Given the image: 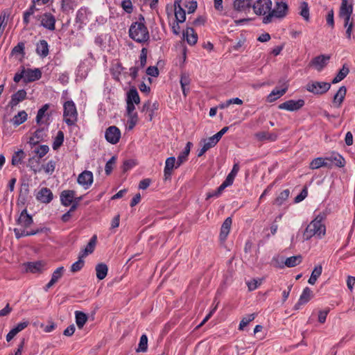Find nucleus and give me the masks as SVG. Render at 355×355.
<instances>
[{
    "label": "nucleus",
    "mask_w": 355,
    "mask_h": 355,
    "mask_svg": "<svg viewBox=\"0 0 355 355\" xmlns=\"http://www.w3.org/2000/svg\"><path fill=\"white\" fill-rule=\"evenodd\" d=\"M239 171V163H236L234 164L233 168L231 172L227 175L225 181L229 184L232 185L233 184L234 180L237 175Z\"/></svg>",
    "instance_id": "45"
},
{
    "label": "nucleus",
    "mask_w": 355,
    "mask_h": 355,
    "mask_svg": "<svg viewBox=\"0 0 355 355\" xmlns=\"http://www.w3.org/2000/svg\"><path fill=\"white\" fill-rule=\"evenodd\" d=\"M256 317L255 313L250 314L244 318L240 322L239 324V329L242 330L245 327H246L251 321L254 320Z\"/></svg>",
    "instance_id": "54"
},
{
    "label": "nucleus",
    "mask_w": 355,
    "mask_h": 355,
    "mask_svg": "<svg viewBox=\"0 0 355 355\" xmlns=\"http://www.w3.org/2000/svg\"><path fill=\"white\" fill-rule=\"evenodd\" d=\"M352 0H342L339 10V17L340 18L350 17L353 12V5Z\"/></svg>",
    "instance_id": "15"
},
{
    "label": "nucleus",
    "mask_w": 355,
    "mask_h": 355,
    "mask_svg": "<svg viewBox=\"0 0 355 355\" xmlns=\"http://www.w3.org/2000/svg\"><path fill=\"white\" fill-rule=\"evenodd\" d=\"M47 230H49V229L46 227L37 228L36 230H31V231H26L24 229H21V228H15L14 232H15V237L17 239H20L24 236H32V235H35L39 233L44 232Z\"/></svg>",
    "instance_id": "18"
},
{
    "label": "nucleus",
    "mask_w": 355,
    "mask_h": 355,
    "mask_svg": "<svg viewBox=\"0 0 355 355\" xmlns=\"http://www.w3.org/2000/svg\"><path fill=\"white\" fill-rule=\"evenodd\" d=\"M126 101L132 102L137 105L140 103V98L136 88L132 87L128 92Z\"/></svg>",
    "instance_id": "35"
},
{
    "label": "nucleus",
    "mask_w": 355,
    "mask_h": 355,
    "mask_svg": "<svg viewBox=\"0 0 355 355\" xmlns=\"http://www.w3.org/2000/svg\"><path fill=\"white\" fill-rule=\"evenodd\" d=\"M77 181L79 184L87 189L93 182V173L89 171H84L78 175Z\"/></svg>",
    "instance_id": "12"
},
{
    "label": "nucleus",
    "mask_w": 355,
    "mask_h": 355,
    "mask_svg": "<svg viewBox=\"0 0 355 355\" xmlns=\"http://www.w3.org/2000/svg\"><path fill=\"white\" fill-rule=\"evenodd\" d=\"M148 349V337L146 334H143L140 337L137 352H146Z\"/></svg>",
    "instance_id": "48"
},
{
    "label": "nucleus",
    "mask_w": 355,
    "mask_h": 355,
    "mask_svg": "<svg viewBox=\"0 0 355 355\" xmlns=\"http://www.w3.org/2000/svg\"><path fill=\"white\" fill-rule=\"evenodd\" d=\"M304 101L303 99L288 100L278 105L279 110H285L291 112L297 111L301 109L304 105Z\"/></svg>",
    "instance_id": "9"
},
{
    "label": "nucleus",
    "mask_w": 355,
    "mask_h": 355,
    "mask_svg": "<svg viewBox=\"0 0 355 355\" xmlns=\"http://www.w3.org/2000/svg\"><path fill=\"white\" fill-rule=\"evenodd\" d=\"M86 10L80 8L76 12V21L77 23L83 24L86 19Z\"/></svg>",
    "instance_id": "57"
},
{
    "label": "nucleus",
    "mask_w": 355,
    "mask_h": 355,
    "mask_svg": "<svg viewBox=\"0 0 355 355\" xmlns=\"http://www.w3.org/2000/svg\"><path fill=\"white\" fill-rule=\"evenodd\" d=\"M349 69L346 66V64H344L341 69L338 71V73L336 74V76L334 78L331 83L333 84L338 83L343 80L349 73Z\"/></svg>",
    "instance_id": "37"
},
{
    "label": "nucleus",
    "mask_w": 355,
    "mask_h": 355,
    "mask_svg": "<svg viewBox=\"0 0 355 355\" xmlns=\"http://www.w3.org/2000/svg\"><path fill=\"white\" fill-rule=\"evenodd\" d=\"M322 271V267L321 265L316 266L313 270L311 272V277H309L308 282L314 285L318 279V278L321 275Z\"/></svg>",
    "instance_id": "40"
},
{
    "label": "nucleus",
    "mask_w": 355,
    "mask_h": 355,
    "mask_svg": "<svg viewBox=\"0 0 355 355\" xmlns=\"http://www.w3.org/2000/svg\"><path fill=\"white\" fill-rule=\"evenodd\" d=\"M95 270H96V277L99 280H103V279L105 278V277L107 275L108 268L105 263H98L96 266Z\"/></svg>",
    "instance_id": "32"
},
{
    "label": "nucleus",
    "mask_w": 355,
    "mask_h": 355,
    "mask_svg": "<svg viewBox=\"0 0 355 355\" xmlns=\"http://www.w3.org/2000/svg\"><path fill=\"white\" fill-rule=\"evenodd\" d=\"M29 324L28 321H23L18 323L14 328L12 329V331L15 332V334H17L19 332L24 330L25 328L28 327Z\"/></svg>",
    "instance_id": "64"
},
{
    "label": "nucleus",
    "mask_w": 355,
    "mask_h": 355,
    "mask_svg": "<svg viewBox=\"0 0 355 355\" xmlns=\"http://www.w3.org/2000/svg\"><path fill=\"white\" fill-rule=\"evenodd\" d=\"M76 191L73 190H64L60 193L61 204L65 207H68L73 201L76 198Z\"/></svg>",
    "instance_id": "22"
},
{
    "label": "nucleus",
    "mask_w": 355,
    "mask_h": 355,
    "mask_svg": "<svg viewBox=\"0 0 355 355\" xmlns=\"http://www.w3.org/2000/svg\"><path fill=\"white\" fill-rule=\"evenodd\" d=\"M344 20V27L346 28V37L350 40L353 33L354 22L352 17L343 18Z\"/></svg>",
    "instance_id": "34"
},
{
    "label": "nucleus",
    "mask_w": 355,
    "mask_h": 355,
    "mask_svg": "<svg viewBox=\"0 0 355 355\" xmlns=\"http://www.w3.org/2000/svg\"><path fill=\"white\" fill-rule=\"evenodd\" d=\"M331 87V84L327 82L313 81L306 85V89L314 94L322 95L325 94Z\"/></svg>",
    "instance_id": "5"
},
{
    "label": "nucleus",
    "mask_w": 355,
    "mask_h": 355,
    "mask_svg": "<svg viewBox=\"0 0 355 355\" xmlns=\"http://www.w3.org/2000/svg\"><path fill=\"white\" fill-rule=\"evenodd\" d=\"M64 268L63 266L58 268L52 274L51 280L56 283L63 275Z\"/></svg>",
    "instance_id": "56"
},
{
    "label": "nucleus",
    "mask_w": 355,
    "mask_h": 355,
    "mask_svg": "<svg viewBox=\"0 0 355 355\" xmlns=\"http://www.w3.org/2000/svg\"><path fill=\"white\" fill-rule=\"evenodd\" d=\"M116 158L115 156H112L109 161L107 162L105 166V171L106 175H110L112 173L113 166L116 163Z\"/></svg>",
    "instance_id": "58"
},
{
    "label": "nucleus",
    "mask_w": 355,
    "mask_h": 355,
    "mask_svg": "<svg viewBox=\"0 0 355 355\" xmlns=\"http://www.w3.org/2000/svg\"><path fill=\"white\" fill-rule=\"evenodd\" d=\"M40 0H32V4L28 10H26L23 15V23L25 26H28L30 23V17L34 15L35 12L38 10L36 8V3ZM43 4L47 3L49 0H41Z\"/></svg>",
    "instance_id": "11"
},
{
    "label": "nucleus",
    "mask_w": 355,
    "mask_h": 355,
    "mask_svg": "<svg viewBox=\"0 0 355 355\" xmlns=\"http://www.w3.org/2000/svg\"><path fill=\"white\" fill-rule=\"evenodd\" d=\"M255 137L257 140L263 141H275L277 140L278 135L274 132H268L266 131L258 132L255 134Z\"/></svg>",
    "instance_id": "28"
},
{
    "label": "nucleus",
    "mask_w": 355,
    "mask_h": 355,
    "mask_svg": "<svg viewBox=\"0 0 355 355\" xmlns=\"http://www.w3.org/2000/svg\"><path fill=\"white\" fill-rule=\"evenodd\" d=\"M33 223V217L27 213V209H24L21 212L17 220V224L20 225L21 229H26L31 226Z\"/></svg>",
    "instance_id": "13"
},
{
    "label": "nucleus",
    "mask_w": 355,
    "mask_h": 355,
    "mask_svg": "<svg viewBox=\"0 0 355 355\" xmlns=\"http://www.w3.org/2000/svg\"><path fill=\"white\" fill-rule=\"evenodd\" d=\"M40 158H37L35 157H32L28 159V166L30 167L34 173H37L41 171V168L39 167L40 162Z\"/></svg>",
    "instance_id": "44"
},
{
    "label": "nucleus",
    "mask_w": 355,
    "mask_h": 355,
    "mask_svg": "<svg viewBox=\"0 0 355 355\" xmlns=\"http://www.w3.org/2000/svg\"><path fill=\"white\" fill-rule=\"evenodd\" d=\"M300 12L299 14L303 17L306 21H309V5L306 1H302L300 5Z\"/></svg>",
    "instance_id": "43"
},
{
    "label": "nucleus",
    "mask_w": 355,
    "mask_h": 355,
    "mask_svg": "<svg viewBox=\"0 0 355 355\" xmlns=\"http://www.w3.org/2000/svg\"><path fill=\"white\" fill-rule=\"evenodd\" d=\"M25 266L26 271L32 273L41 272L43 266L41 261L28 262Z\"/></svg>",
    "instance_id": "36"
},
{
    "label": "nucleus",
    "mask_w": 355,
    "mask_h": 355,
    "mask_svg": "<svg viewBox=\"0 0 355 355\" xmlns=\"http://www.w3.org/2000/svg\"><path fill=\"white\" fill-rule=\"evenodd\" d=\"M24 187L25 188H24V191L22 189L21 190L19 196V198H18V201L21 202L22 204H25V202L26 201L27 196L28 195V193H29L28 185L24 184Z\"/></svg>",
    "instance_id": "61"
},
{
    "label": "nucleus",
    "mask_w": 355,
    "mask_h": 355,
    "mask_svg": "<svg viewBox=\"0 0 355 355\" xmlns=\"http://www.w3.org/2000/svg\"><path fill=\"white\" fill-rule=\"evenodd\" d=\"M25 157V153L22 150H19L14 153L12 157V164L17 166L20 164Z\"/></svg>",
    "instance_id": "51"
},
{
    "label": "nucleus",
    "mask_w": 355,
    "mask_h": 355,
    "mask_svg": "<svg viewBox=\"0 0 355 355\" xmlns=\"http://www.w3.org/2000/svg\"><path fill=\"white\" fill-rule=\"evenodd\" d=\"M233 7L238 12H248L252 8V0H234Z\"/></svg>",
    "instance_id": "17"
},
{
    "label": "nucleus",
    "mask_w": 355,
    "mask_h": 355,
    "mask_svg": "<svg viewBox=\"0 0 355 355\" xmlns=\"http://www.w3.org/2000/svg\"><path fill=\"white\" fill-rule=\"evenodd\" d=\"M331 56L320 55L313 58L309 62L310 67H313L318 71H321L328 64Z\"/></svg>",
    "instance_id": "10"
},
{
    "label": "nucleus",
    "mask_w": 355,
    "mask_h": 355,
    "mask_svg": "<svg viewBox=\"0 0 355 355\" xmlns=\"http://www.w3.org/2000/svg\"><path fill=\"white\" fill-rule=\"evenodd\" d=\"M46 130L44 128H38L34 132V137H31L29 143L33 145L37 144L40 141H43L46 137Z\"/></svg>",
    "instance_id": "27"
},
{
    "label": "nucleus",
    "mask_w": 355,
    "mask_h": 355,
    "mask_svg": "<svg viewBox=\"0 0 355 355\" xmlns=\"http://www.w3.org/2000/svg\"><path fill=\"white\" fill-rule=\"evenodd\" d=\"M129 37L137 43H145L150 39V35L145 24V19L142 15L139 16V20L133 22L129 28Z\"/></svg>",
    "instance_id": "2"
},
{
    "label": "nucleus",
    "mask_w": 355,
    "mask_h": 355,
    "mask_svg": "<svg viewBox=\"0 0 355 355\" xmlns=\"http://www.w3.org/2000/svg\"><path fill=\"white\" fill-rule=\"evenodd\" d=\"M106 141L112 144H116L121 138V130L115 125L108 127L105 132Z\"/></svg>",
    "instance_id": "8"
},
{
    "label": "nucleus",
    "mask_w": 355,
    "mask_h": 355,
    "mask_svg": "<svg viewBox=\"0 0 355 355\" xmlns=\"http://www.w3.org/2000/svg\"><path fill=\"white\" fill-rule=\"evenodd\" d=\"M176 166L175 157H169L166 159L165 167L164 169V180H170L173 170Z\"/></svg>",
    "instance_id": "20"
},
{
    "label": "nucleus",
    "mask_w": 355,
    "mask_h": 355,
    "mask_svg": "<svg viewBox=\"0 0 355 355\" xmlns=\"http://www.w3.org/2000/svg\"><path fill=\"white\" fill-rule=\"evenodd\" d=\"M327 162L333 163L338 168H343L346 164L345 158L339 153L333 152L328 157H326Z\"/></svg>",
    "instance_id": "21"
},
{
    "label": "nucleus",
    "mask_w": 355,
    "mask_h": 355,
    "mask_svg": "<svg viewBox=\"0 0 355 355\" xmlns=\"http://www.w3.org/2000/svg\"><path fill=\"white\" fill-rule=\"evenodd\" d=\"M27 114L25 111L19 112L11 120L13 125L17 126L25 122L27 119Z\"/></svg>",
    "instance_id": "41"
},
{
    "label": "nucleus",
    "mask_w": 355,
    "mask_h": 355,
    "mask_svg": "<svg viewBox=\"0 0 355 355\" xmlns=\"http://www.w3.org/2000/svg\"><path fill=\"white\" fill-rule=\"evenodd\" d=\"M26 92L24 89H19L11 96V100L9 105L12 108L18 105L19 103L23 101L26 98Z\"/></svg>",
    "instance_id": "23"
},
{
    "label": "nucleus",
    "mask_w": 355,
    "mask_h": 355,
    "mask_svg": "<svg viewBox=\"0 0 355 355\" xmlns=\"http://www.w3.org/2000/svg\"><path fill=\"white\" fill-rule=\"evenodd\" d=\"M175 17L178 24L183 23L186 19L185 10L180 6V7L175 8Z\"/></svg>",
    "instance_id": "46"
},
{
    "label": "nucleus",
    "mask_w": 355,
    "mask_h": 355,
    "mask_svg": "<svg viewBox=\"0 0 355 355\" xmlns=\"http://www.w3.org/2000/svg\"><path fill=\"white\" fill-rule=\"evenodd\" d=\"M272 1L270 0H257L252 3V8L255 14L265 15L271 10Z\"/></svg>",
    "instance_id": "7"
},
{
    "label": "nucleus",
    "mask_w": 355,
    "mask_h": 355,
    "mask_svg": "<svg viewBox=\"0 0 355 355\" xmlns=\"http://www.w3.org/2000/svg\"><path fill=\"white\" fill-rule=\"evenodd\" d=\"M24 42H19L17 46H15L12 49V55H17V54H22L24 55Z\"/></svg>",
    "instance_id": "63"
},
{
    "label": "nucleus",
    "mask_w": 355,
    "mask_h": 355,
    "mask_svg": "<svg viewBox=\"0 0 355 355\" xmlns=\"http://www.w3.org/2000/svg\"><path fill=\"white\" fill-rule=\"evenodd\" d=\"M288 11V7L286 3L283 1L278 0L276 2L275 8L271 10L267 15L263 18V24H269L272 21V18L275 17L277 18L282 19L285 17Z\"/></svg>",
    "instance_id": "3"
},
{
    "label": "nucleus",
    "mask_w": 355,
    "mask_h": 355,
    "mask_svg": "<svg viewBox=\"0 0 355 355\" xmlns=\"http://www.w3.org/2000/svg\"><path fill=\"white\" fill-rule=\"evenodd\" d=\"M64 139V132L61 130H59L57 133L56 137L54 139V141L53 142V149L57 150L63 144Z\"/></svg>",
    "instance_id": "47"
},
{
    "label": "nucleus",
    "mask_w": 355,
    "mask_h": 355,
    "mask_svg": "<svg viewBox=\"0 0 355 355\" xmlns=\"http://www.w3.org/2000/svg\"><path fill=\"white\" fill-rule=\"evenodd\" d=\"M183 36L189 45H194L197 43L198 35L193 28L188 27L184 32Z\"/></svg>",
    "instance_id": "25"
},
{
    "label": "nucleus",
    "mask_w": 355,
    "mask_h": 355,
    "mask_svg": "<svg viewBox=\"0 0 355 355\" xmlns=\"http://www.w3.org/2000/svg\"><path fill=\"white\" fill-rule=\"evenodd\" d=\"M128 129L132 130L136 125L138 121V114L137 112L127 113Z\"/></svg>",
    "instance_id": "50"
},
{
    "label": "nucleus",
    "mask_w": 355,
    "mask_h": 355,
    "mask_svg": "<svg viewBox=\"0 0 355 355\" xmlns=\"http://www.w3.org/2000/svg\"><path fill=\"white\" fill-rule=\"evenodd\" d=\"M76 322L79 329H82L87 320V315L82 311H76Z\"/></svg>",
    "instance_id": "42"
},
{
    "label": "nucleus",
    "mask_w": 355,
    "mask_h": 355,
    "mask_svg": "<svg viewBox=\"0 0 355 355\" xmlns=\"http://www.w3.org/2000/svg\"><path fill=\"white\" fill-rule=\"evenodd\" d=\"M56 162L54 160H50L46 165H43L42 168L46 174L51 175L55 168Z\"/></svg>",
    "instance_id": "55"
},
{
    "label": "nucleus",
    "mask_w": 355,
    "mask_h": 355,
    "mask_svg": "<svg viewBox=\"0 0 355 355\" xmlns=\"http://www.w3.org/2000/svg\"><path fill=\"white\" fill-rule=\"evenodd\" d=\"M302 261V257L299 254L287 258L284 261V265L288 268H293L299 265Z\"/></svg>",
    "instance_id": "39"
},
{
    "label": "nucleus",
    "mask_w": 355,
    "mask_h": 355,
    "mask_svg": "<svg viewBox=\"0 0 355 355\" xmlns=\"http://www.w3.org/2000/svg\"><path fill=\"white\" fill-rule=\"evenodd\" d=\"M261 279H253L247 282V286L250 291H254L261 284Z\"/></svg>",
    "instance_id": "60"
},
{
    "label": "nucleus",
    "mask_w": 355,
    "mask_h": 355,
    "mask_svg": "<svg viewBox=\"0 0 355 355\" xmlns=\"http://www.w3.org/2000/svg\"><path fill=\"white\" fill-rule=\"evenodd\" d=\"M309 167L311 169H318L320 167H327L329 168H331L332 167V164L327 162L326 157H317L311 161Z\"/></svg>",
    "instance_id": "26"
},
{
    "label": "nucleus",
    "mask_w": 355,
    "mask_h": 355,
    "mask_svg": "<svg viewBox=\"0 0 355 355\" xmlns=\"http://www.w3.org/2000/svg\"><path fill=\"white\" fill-rule=\"evenodd\" d=\"M290 191L288 189L282 191L275 200V204L280 206L282 205L289 197Z\"/></svg>",
    "instance_id": "49"
},
{
    "label": "nucleus",
    "mask_w": 355,
    "mask_h": 355,
    "mask_svg": "<svg viewBox=\"0 0 355 355\" xmlns=\"http://www.w3.org/2000/svg\"><path fill=\"white\" fill-rule=\"evenodd\" d=\"M287 91V88L282 89H273L267 96V101L272 103L282 96Z\"/></svg>",
    "instance_id": "33"
},
{
    "label": "nucleus",
    "mask_w": 355,
    "mask_h": 355,
    "mask_svg": "<svg viewBox=\"0 0 355 355\" xmlns=\"http://www.w3.org/2000/svg\"><path fill=\"white\" fill-rule=\"evenodd\" d=\"M347 92V89L345 86H342L337 91L336 94L334 96L333 102L336 104V107H339L343 102Z\"/></svg>",
    "instance_id": "31"
},
{
    "label": "nucleus",
    "mask_w": 355,
    "mask_h": 355,
    "mask_svg": "<svg viewBox=\"0 0 355 355\" xmlns=\"http://www.w3.org/2000/svg\"><path fill=\"white\" fill-rule=\"evenodd\" d=\"M218 141L216 139V137L213 135L212 137H209L207 139L204 140V145L209 150L211 148L215 146Z\"/></svg>",
    "instance_id": "62"
},
{
    "label": "nucleus",
    "mask_w": 355,
    "mask_h": 355,
    "mask_svg": "<svg viewBox=\"0 0 355 355\" xmlns=\"http://www.w3.org/2000/svg\"><path fill=\"white\" fill-rule=\"evenodd\" d=\"M232 220L231 217H227L222 224L220 232V238L221 240L226 239L230 233Z\"/></svg>",
    "instance_id": "29"
},
{
    "label": "nucleus",
    "mask_w": 355,
    "mask_h": 355,
    "mask_svg": "<svg viewBox=\"0 0 355 355\" xmlns=\"http://www.w3.org/2000/svg\"><path fill=\"white\" fill-rule=\"evenodd\" d=\"M312 296L313 292L309 287L304 288L298 302L294 306V309L299 310L302 305L306 304L311 299Z\"/></svg>",
    "instance_id": "19"
},
{
    "label": "nucleus",
    "mask_w": 355,
    "mask_h": 355,
    "mask_svg": "<svg viewBox=\"0 0 355 355\" xmlns=\"http://www.w3.org/2000/svg\"><path fill=\"white\" fill-rule=\"evenodd\" d=\"M191 146H192L191 142L188 141L187 143L186 146L184 147V149L180 153V155L178 157L175 168L180 166L184 162L187 161V157H188L190 150H191Z\"/></svg>",
    "instance_id": "24"
},
{
    "label": "nucleus",
    "mask_w": 355,
    "mask_h": 355,
    "mask_svg": "<svg viewBox=\"0 0 355 355\" xmlns=\"http://www.w3.org/2000/svg\"><path fill=\"white\" fill-rule=\"evenodd\" d=\"M83 257H82V255H80L78 260L71 265V271L72 272H76L83 268L85 264V261L83 259Z\"/></svg>",
    "instance_id": "53"
},
{
    "label": "nucleus",
    "mask_w": 355,
    "mask_h": 355,
    "mask_svg": "<svg viewBox=\"0 0 355 355\" xmlns=\"http://www.w3.org/2000/svg\"><path fill=\"white\" fill-rule=\"evenodd\" d=\"M36 53L42 58H45L49 54V45L46 40H42L37 43Z\"/></svg>",
    "instance_id": "30"
},
{
    "label": "nucleus",
    "mask_w": 355,
    "mask_h": 355,
    "mask_svg": "<svg viewBox=\"0 0 355 355\" xmlns=\"http://www.w3.org/2000/svg\"><path fill=\"white\" fill-rule=\"evenodd\" d=\"M34 17L37 20H40L41 26L44 28L49 31H54L55 29L56 20L51 13L45 12L42 15L34 16Z\"/></svg>",
    "instance_id": "6"
},
{
    "label": "nucleus",
    "mask_w": 355,
    "mask_h": 355,
    "mask_svg": "<svg viewBox=\"0 0 355 355\" xmlns=\"http://www.w3.org/2000/svg\"><path fill=\"white\" fill-rule=\"evenodd\" d=\"M97 236L96 235H94L89 240V243H87V246L84 249V250L82 252L83 254H81L82 257H86L88 255V254H91L94 252V248L96 243Z\"/></svg>",
    "instance_id": "38"
},
{
    "label": "nucleus",
    "mask_w": 355,
    "mask_h": 355,
    "mask_svg": "<svg viewBox=\"0 0 355 355\" xmlns=\"http://www.w3.org/2000/svg\"><path fill=\"white\" fill-rule=\"evenodd\" d=\"M50 105L49 103L44 104L40 109H39L37 116L36 122L37 124L41 123V121L45 115V112L49 110Z\"/></svg>",
    "instance_id": "52"
},
{
    "label": "nucleus",
    "mask_w": 355,
    "mask_h": 355,
    "mask_svg": "<svg viewBox=\"0 0 355 355\" xmlns=\"http://www.w3.org/2000/svg\"><path fill=\"white\" fill-rule=\"evenodd\" d=\"M24 82L31 83L40 80L42 77V72L39 69H27L24 68Z\"/></svg>",
    "instance_id": "16"
},
{
    "label": "nucleus",
    "mask_w": 355,
    "mask_h": 355,
    "mask_svg": "<svg viewBox=\"0 0 355 355\" xmlns=\"http://www.w3.org/2000/svg\"><path fill=\"white\" fill-rule=\"evenodd\" d=\"M64 121L67 125H73L78 120V112L74 102L71 100L66 101L63 105Z\"/></svg>",
    "instance_id": "4"
},
{
    "label": "nucleus",
    "mask_w": 355,
    "mask_h": 355,
    "mask_svg": "<svg viewBox=\"0 0 355 355\" xmlns=\"http://www.w3.org/2000/svg\"><path fill=\"white\" fill-rule=\"evenodd\" d=\"M53 198V195L50 189L42 187L37 193L36 199L45 204L49 203Z\"/></svg>",
    "instance_id": "14"
},
{
    "label": "nucleus",
    "mask_w": 355,
    "mask_h": 355,
    "mask_svg": "<svg viewBox=\"0 0 355 355\" xmlns=\"http://www.w3.org/2000/svg\"><path fill=\"white\" fill-rule=\"evenodd\" d=\"M49 150V148L47 145H40L37 149L35 150V153L38 155V158L41 159L43 157Z\"/></svg>",
    "instance_id": "59"
},
{
    "label": "nucleus",
    "mask_w": 355,
    "mask_h": 355,
    "mask_svg": "<svg viewBox=\"0 0 355 355\" xmlns=\"http://www.w3.org/2000/svg\"><path fill=\"white\" fill-rule=\"evenodd\" d=\"M327 214L324 212H320L314 219L307 225L303 233V239L309 240L313 236L318 239L322 238L326 234V227L324 220Z\"/></svg>",
    "instance_id": "1"
}]
</instances>
